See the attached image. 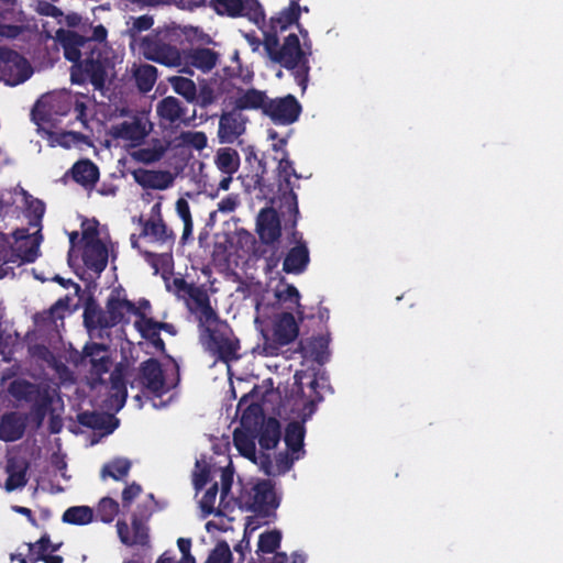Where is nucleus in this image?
I'll list each match as a JSON object with an SVG mask.
<instances>
[{
  "instance_id": "nucleus-1",
  "label": "nucleus",
  "mask_w": 563,
  "mask_h": 563,
  "mask_svg": "<svg viewBox=\"0 0 563 563\" xmlns=\"http://www.w3.org/2000/svg\"><path fill=\"white\" fill-rule=\"evenodd\" d=\"M170 36L168 31L145 36L141 43L144 57L167 67L178 68L180 73L188 75H194L192 67L208 73L217 65L218 52L201 46L180 51L169 42Z\"/></svg>"
},
{
  "instance_id": "nucleus-2",
  "label": "nucleus",
  "mask_w": 563,
  "mask_h": 563,
  "mask_svg": "<svg viewBox=\"0 0 563 563\" xmlns=\"http://www.w3.org/2000/svg\"><path fill=\"white\" fill-rule=\"evenodd\" d=\"M73 84L90 82L96 90L104 88L109 74L114 69V53L111 47L82 48L81 57L70 60Z\"/></svg>"
},
{
  "instance_id": "nucleus-3",
  "label": "nucleus",
  "mask_w": 563,
  "mask_h": 563,
  "mask_svg": "<svg viewBox=\"0 0 563 563\" xmlns=\"http://www.w3.org/2000/svg\"><path fill=\"white\" fill-rule=\"evenodd\" d=\"M201 329L205 349L217 362L230 365L242 357L240 340L225 321L218 319Z\"/></svg>"
},
{
  "instance_id": "nucleus-4",
  "label": "nucleus",
  "mask_w": 563,
  "mask_h": 563,
  "mask_svg": "<svg viewBox=\"0 0 563 563\" xmlns=\"http://www.w3.org/2000/svg\"><path fill=\"white\" fill-rule=\"evenodd\" d=\"M310 55L311 44L303 41L301 46L298 35L291 33L285 37L274 63L289 70L297 85L305 91L309 80L310 65L308 57Z\"/></svg>"
},
{
  "instance_id": "nucleus-5",
  "label": "nucleus",
  "mask_w": 563,
  "mask_h": 563,
  "mask_svg": "<svg viewBox=\"0 0 563 563\" xmlns=\"http://www.w3.org/2000/svg\"><path fill=\"white\" fill-rule=\"evenodd\" d=\"M108 31L99 24L92 29L90 36H84L73 30L59 29L56 32V38L64 49V56L67 60H76L81 57L82 48L109 47L104 42Z\"/></svg>"
},
{
  "instance_id": "nucleus-6",
  "label": "nucleus",
  "mask_w": 563,
  "mask_h": 563,
  "mask_svg": "<svg viewBox=\"0 0 563 563\" xmlns=\"http://www.w3.org/2000/svg\"><path fill=\"white\" fill-rule=\"evenodd\" d=\"M150 517L151 512L146 507H137L131 516V528L125 520H118L115 527L121 543L126 547L150 548Z\"/></svg>"
},
{
  "instance_id": "nucleus-7",
  "label": "nucleus",
  "mask_w": 563,
  "mask_h": 563,
  "mask_svg": "<svg viewBox=\"0 0 563 563\" xmlns=\"http://www.w3.org/2000/svg\"><path fill=\"white\" fill-rule=\"evenodd\" d=\"M33 74L29 60L14 49L0 47V81L16 86L27 80Z\"/></svg>"
},
{
  "instance_id": "nucleus-8",
  "label": "nucleus",
  "mask_w": 563,
  "mask_h": 563,
  "mask_svg": "<svg viewBox=\"0 0 563 563\" xmlns=\"http://www.w3.org/2000/svg\"><path fill=\"white\" fill-rule=\"evenodd\" d=\"M212 78L219 87L221 104L228 109L241 92V89L252 82L253 73L247 68L245 73H238L234 67H224L222 74H217Z\"/></svg>"
},
{
  "instance_id": "nucleus-9",
  "label": "nucleus",
  "mask_w": 563,
  "mask_h": 563,
  "mask_svg": "<svg viewBox=\"0 0 563 563\" xmlns=\"http://www.w3.org/2000/svg\"><path fill=\"white\" fill-rule=\"evenodd\" d=\"M211 4L218 14L245 16L258 27L265 23V13L257 0H211Z\"/></svg>"
},
{
  "instance_id": "nucleus-10",
  "label": "nucleus",
  "mask_w": 563,
  "mask_h": 563,
  "mask_svg": "<svg viewBox=\"0 0 563 563\" xmlns=\"http://www.w3.org/2000/svg\"><path fill=\"white\" fill-rule=\"evenodd\" d=\"M316 405L313 400H309L303 405L302 415L300 420H294L287 423L284 433V441L291 454H295V459H301L305 455L303 441L306 437V421L313 415Z\"/></svg>"
},
{
  "instance_id": "nucleus-11",
  "label": "nucleus",
  "mask_w": 563,
  "mask_h": 563,
  "mask_svg": "<svg viewBox=\"0 0 563 563\" xmlns=\"http://www.w3.org/2000/svg\"><path fill=\"white\" fill-rule=\"evenodd\" d=\"M108 309H103L93 297H89L84 306V325L90 338L104 339L109 336L107 331L113 328V323L107 317Z\"/></svg>"
},
{
  "instance_id": "nucleus-12",
  "label": "nucleus",
  "mask_w": 563,
  "mask_h": 563,
  "mask_svg": "<svg viewBox=\"0 0 563 563\" xmlns=\"http://www.w3.org/2000/svg\"><path fill=\"white\" fill-rule=\"evenodd\" d=\"M301 104L292 95L282 98L267 99L264 114L277 124H292L301 113Z\"/></svg>"
},
{
  "instance_id": "nucleus-13",
  "label": "nucleus",
  "mask_w": 563,
  "mask_h": 563,
  "mask_svg": "<svg viewBox=\"0 0 563 563\" xmlns=\"http://www.w3.org/2000/svg\"><path fill=\"white\" fill-rule=\"evenodd\" d=\"M299 333L298 324L290 312H283L273 327V341L265 343V351L269 355H276L280 346L291 343Z\"/></svg>"
},
{
  "instance_id": "nucleus-14",
  "label": "nucleus",
  "mask_w": 563,
  "mask_h": 563,
  "mask_svg": "<svg viewBox=\"0 0 563 563\" xmlns=\"http://www.w3.org/2000/svg\"><path fill=\"white\" fill-rule=\"evenodd\" d=\"M279 506V498L276 496L274 484L271 479H263L254 485L253 497L250 509L261 518L275 515Z\"/></svg>"
},
{
  "instance_id": "nucleus-15",
  "label": "nucleus",
  "mask_w": 563,
  "mask_h": 563,
  "mask_svg": "<svg viewBox=\"0 0 563 563\" xmlns=\"http://www.w3.org/2000/svg\"><path fill=\"white\" fill-rule=\"evenodd\" d=\"M187 307L196 316L199 327L203 328L214 323L219 316L211 307L210 298L202 286H196L187 296Z\"/></svg>"
},
{
  "instance_id": "nucleus-16",
  "label": "nucleus",
  "mask_w": 563,
  "mask_h": 563,
  "mask_svg": "<svg viewBox=\"0 0 563 563\" xmlns=\"http://www.w3.org/2000/svg\"><path fill=\"white\" fill-rule=\"evenodd\" d=\"M139 380L143 388L156 397L166 393L164 371L157 358L151 357L140 364Z\"/></svg>"
},
{
  "instance_id": "nucleus-17",
  "label": "nucleus",
  "mask_w": 563,
  "mask_h": 563,
  "mask_svg": "<svg viewBox=\"0 0 563 563\" xmlns=\"http://www.w3.org/2000/svg\"><path fill=\"white\" fill-rule=\"evenodd\" d=\"M123 289L114 288L106 302V309H108L107 317L113 323V327L120 323H128V314H134L139 319V313H142L139 308L131 300L122 296Z\"/></svg>"
},
{
  "instance_id": "nucleus-18",
  "label": "nucleus",
  "mask_w": 563,
  "mask_h": 563,
  "mask_svg": "<svg viewBox=\"0 0 563 563\" xmlns=\"http://www.w3.org/2000/svg\"><path fill=\"white\" fill-rule=\"evenodd\" d=\"M107 352L108 346L106 344L88 342L82 349L80 363L87 362L90 365V374L100 378L109 372L111 366V358Z\"/></svg>"
},
{
  "instance_id": "nucleus-19",
  "label": "nucleus",
  "mask_w": 563,
  "mask_h": 563,
  "mask_svg": "<svg viewBox=\"0 0 563 563\" xmlns=\"http://www.w3.org/2000/svg\"><path fill=\"white\" fill-rule=\"evenodd\" d=\"M151 125L140 117H134L131 121H123L111 126L110 134L113 139L130 141L133 145H139L148 135Z\"/></svg>"
},
{
  "instance_id": "nucleus-20",
  "label": "nucleus",
  "mask_w": 563,
  "mask_h": 563,
  "mask_svg": "<svg viewBox=\"0 0 563 563\" xmlns=\"http://www.w3.org/2000/svg\"><path fill=\"white\" fill-rule=\"evenodd\" d=\"M277 175L280 189H283L285 192H288L289 198L291 199L290 210L294 212L296 221L297 216L299 214V208L297 195L294 190V185L291 183V177L294 176L295 178L299 179L301 176L297 174L294 167V163L289 158L288 152H285L284 155L278 161Z\"/></svg>"
},
{
  "instance_id": "nucleus-21",
  "label": "nucleus",
  "mask_w": 563,
  "mask_h": 563,
  "mask_svg": "<svg viewBox=\"0 0 563 563\" xmlns=\"http://www.w3.org/2000/svg\"><path fill=\"white\" fill-rule=\"evenodd\" d=\"M256 227L260 240L267 246L274 245V243L280 238V221L274 209L261 210L257 217Z\"/></svg>"
},
{
  "instance_id": "nucleus-22",
  "label": "nucleus",
  "mask_w": 563,
  "mask_h": 563,
  "mask_svg": "<svg viewBox=\"0 0 563 563\" xmlns=\"http://www.w3.org/2000/svg\"><path fill=\"white\" fill-rule=\"evenodd\" d=\"M244 124L245 119L241 111L233 106L228 109L223 107L219 120V134L222 139L233 141L244 132Z\"/></svg>"
},
{
  "instance_id": "nucleus-23",
  "label": "nucleus",
  "mask_w": 563,
  "mask_h": 563,
  "mask_svg": "<svg viewBox=\"0 0 563 563\" xmlns=\"http://www.w3.org/2000/svg\"><path fill=\"white\" fill-rule=\"evenodd\" d=\"M238 413H241L240 423L243 430L255 432L263 422L266 421L262 405L258 402H249L246 397H242L238 404Z\"/></svg>"
},
{
  "instance_id": "nucleus-24",
  "label": "nucleus",
  "mask_w": 563,
  "mask_h": 563,
  "mask_svg": "<svg viewBox=\"0 0 563 563\" xmlns=\"http://www.w3.org/2000/svg\"><path fill=\"white\" fill-rule=\"evenodd\" d=\"M30 468V461L25 457H10L7 462L5 472L8 477L4 483L7 492L23 488L27 483V471Z\"/></svg>"
},
{
  "instance_id": "nucleus-25",
  "label": "nucleus",
  "mask_w": 563,
  "mask_h": 563,
  "mask_svg": "<svg viewBox=\"0 0 563 563\" xmlns=\"http://www.w3.org/2000/svg\"><path fill=\"white\" fill-rule=\"evenodd\" d=\"M26 420L27 417L16 411L4 413L0 419V439L5 442L20 440L25 433Z\"/></svg>"
},
{
  "instance_id": "nucleus-26",
  "label": "nucleus",
  "mask_w": 563,
  "mask_h": 563,
  "mask_svg": "<svg viewBox=\"0 0 563 563\" xmlns=\"http://www.w3.org/2000/svg\"><path fill=\"white\" fill-rule=\"evenodd\" d=\"M133 178L143 188L157 190H165L174 183V177L168 170L139 168L133 172Z\"/></svg>"
},
{
  "instance_id": "nucleus-27",
  "label": "nucleus",
  "mask_w": 563,
  "mask_h": 563,
  "mask_svg": "<svg viewBox=\"0 0 563 563\" xmlns=\"http://www.w3.org/2000/svg\"><path fill=\"white\" fill-rule=\"evenodd\" d=\"M134 328L144 340L148 341L155 347L157 352L162 354L166 353L165 342L161 338V330L154 318L147 317L143 311L142 313H139V319L134 321Z\"/></svg>"
},
{
  "instance_id": "nucleus-28",
  "label": "nucleus",
  "mask_w": 563,
  "mask_h": 563,
  "mask_svg": "<svg viewBox=\"0 0 563 563\" xmlns=\"http://www.w3.org/2000/svg\"><path fill=\"white\" fill-rule=\"evenodd\" d=\"M142 223L141 236H152L156 242L166 244L172 250L176 235L164 222L163 218H150L147 220L140 219Z\"/></svg>"
},
{
  "instance_id": "nucleus-29",
  "label": "nucleus",
  "mask_w": 563,
  "mask_h": 563,
  "mask_svg": "<svg viewBox=\"0 0 563 563\" xmlns=\"http://www.w3.org/2000/svg\"><path fill=\"white\" fill-rule=\"evenodd\" d=\"M82 261L87 268L97 274L103 272L108 264V249L101 240L87 242Z\"/></svg>"
},
{
  "instance_id": "nucleus-30",
  "label": "nucleus",
  "mask_w": 563,
  "mask_h": 563,
  "mask_svg": "<svg viewBox=\"0 0 563 563\" xmlns=\"http://www.w3.org/2000/svg\"><path fill=\"white\" fill-rule=\"evenodd\" d=\"M310 262L309 250L303 241H299L286 254L283 271L287 274H302Z\"/></svg>"
},
{
  "instance_id": "nucleus-31",
  "label": "nucleus",
  "mask_w": 563,
  "mask_h": 563,
  "mask_svg": "<svg viewBox=\"0 0 563 563\" xmlns=\"http://www.w3.org/2000/svg\"><path fill=\"white\" fill-rule=\"evenodd\" d=\"M77 421L82 427L102 430L106 434L112 433L118 426V420L113 416L97 411H82L77 415Z\"/></svg>"
},
{
  "instance_id": "nucleus-32",
  "label": "nucleus",
  "mask_w": 563,
  "mask_h": 563,
  "mask_svg": "<svg viewBox=\"0 0 563 563\" xmlns=\"http://www.w3.org/2000/svg\"><path fill=\"white\" fill-rule=\"evenodd\" d=\"M73 179L85 188H90L99 180V168L90 159H80L70 168Z\"/></svg>"
},
{
  "instance_id": "nucleus-33",
  "label": "nucleus",
  "mask_w": 563,
  "mask_h": 563,
  "mask_svg": "<svg viewBox=\"0 0 563 563\" xmlns=\"http://www.w3.org/2000/svg\"><path fill=\"white\" fill-rule=\"evenodd\" d=\"M268 97L265 91L257 90L255 88H251L245 90L241 89V92L236 96L231 106L236 108L239 111L243 110H258L261 109L264 112V108L266 107Z\"/></svg>"
},
{
  "instance_id": "nucleus-34",
  "label": "nucleus",
  "mask_w": 563,
  "mask_h": 563,
  "mask_svg": "<svg viewBox=\"0 0 563 563\" xmlns=\"http://www.w3.org/2000/svg\"><path fill=\"white\" fill-rule=\"evenodd\" d=\"M282 438L280 422L274 418L268 417L265 422L256 431V439L258 444L264 450H273L277 446Z\"/></svg>"
},
{
  "instance_id": "nucleus-35",
  "label": "nucleus",
  "mask_w": 563,
  "mask_h": 563,
  "mask_svg": "<svg viewBox=\"0 0 563 563\" xmlns=\"http://www.w3.org/2000/svg\"><path fill=\"white\" fill-rule=\"evenodd\" d=\"M301 13L299 0H290L289 5L282 10L277 16L271 18L269 26L273 31H285L292 24H298Z\"/></svg>"
},
{
  "instance_id": "nucleus-36",
  "label": "nucleus",
  "mask_w": 563,
  "mask_h": 563,
  "mask_svg": "<svg viewBox=\"0 0 563 563\" xmlns=\"http://www.w3.org/2000/svg\"><path fill=\"white\" fill-rule=\"evenodd\" d=\"M157 113L163 120L175 123L185 119L186 109L177 98L169 96L158 102Z\"/></svg>"
},
{
  "instance_id": "nucleus-37",
  "label": "nucleus",
  "mask_w": 563,
  "mask_h": 563,
  "mask_svg": "<svg viewBox=\"0 0 563 563\" xmlns=\"http://www.w3.org/2000/svg\"><path fill=\"white\" fill-rule=\"evenodd\" d=\"M282 538V531L278 529L268 530L260 534L256 549L260 562L265 559L264 554H273L274 556L279 553L277 550L280 548Z\"/></svg>"
},
{
  "instance_id": "nucleus-38",
  "label": "nucleus",
  "mask_w": 563,
  "mask_h": 563,
  "mask_svg": "<svg viewBox=\"0 0 563 563\" xmlns=\"http://www.w3.org/2000/svg\"><path fill=\"white\" fill-rule=\"evenodd\" d=\"M214 164L222 174L233 175L239 170L240 155L232 147H221L216 154Z\"/></svg>"
},
{
  "instance_id": "nucleus-39",
  "label": "nucleus",
  "mask_w": 563,
  "mask_h": 563,
  "mask_svg": "<svg viewBox=\"0 0 563 563\" xmlns=\"http://www.w3.org/2000/svg\"><path fill=\"white\" fill-rule=\"evenodd\" d=\"M329 339L324 335H319L310 339L307 345L301 343V349L305 351L306 356H310L314 362L322 365L329 360Z\"/></svg>"
},
{
  "instance_id": "nucleus-40",
  "label": "nucleus",
  "mask_w": 563,
  "mask_h": 563,
  "mask_svg": "<svg viewBox=\"0 0 563 563\" xmlns=\"http://www.w3.org/2000/svg\"><path fill=\"white\" fill-rule=\"evenodd\" d=\"M32 402L30 413L26 417L34 423L35 428H40L52 406L53 398L46 389H43V393Z\"/></svg>"
},
{
  "instance_id": "nucleus-41",
  "label": "nucleus",
  "mask_w": 563,
  "mask_h": 563,
  "mask_svg": "<svg viewBox=\"0 0 563 563\" xmlns=\"http://www.w3.org/2000/svg\"><path fill=\"white\" fill-rule=\"evenodd\" d=\"M133 77L139 90L146 93L153 89L157 80V68L151 64H141L134 68Z\"/></svg>"
},
{
  "instance_id": "nucleus-42",
  "label": "nucleus",
  "mask_w": 563,
  "mask_h": 563,
  "mask_svg": "<svg viewBox=\"0 0 563 563\" xmlns=\"http://www.w3.org/2000/svg\"><path fill=\"white\" fill-rule=\"evenodd\" d=\"M132 463L125 457H115L103 464L100 476L102 479L111 477L114 481H123L130 473Z\"/></svg>"
},
{
  "instance_id": "nucleus-43",
  "label": "nucleus",
  "mask_w": 563,
  "mask_h": 563,
  "mask_svg": "<svg viewBox=\"0 0 563 563\" xmlns=\"http://www.w3.org/2000/svg\"><path fill=\"white\" fill-rule=\"evenodd\" d=\"M254 158L256 162L255 172L252 175L245 176V186L249 189H258L260 191H263L266 187L265 181V175L267 174V167L266 163L263 159L257 158L254 151H250L246 155V161L251 162V159Z\"/></svg>"
},
{
  "instance_id": "nucleus-44",
  "label": "nucleus",
  "mask_w": 563,
  "mask_h": 563,
  "mask_svg": "<svg viewBox=\"0 0 563 563\" xmlns=\"http://www.w3.org/2000/svg\"><path fill=\"white\" fill-rule=\"evenodd\" d=\"M256 433L236 428L233 432V443L236 450L245 457L253 459L256 452Z\"/></svg>"
},
{
  "instance_id": "nucleus-45",
  "label": "nucleus",
  "mask_w": 563,
  "mask_h": 563,
  "mask_svg": "<svg viewBox=\"0 0 563 563\" xmlns=\"http://www.w3.org/2000/svg\"><path fill=\"white\" fill-rule=\"evenodd\" d=\"M167 147L161 140H152V144L146 147H141L132 153V157L143 164H152L158 162L165 154Z\"/></svg>"
},
{
  "instance_id": "nucleus-46",
  "label": "nucleus",
  "mask_w": 563,
  "mask_h": 563,
  "mask_svg": "<svg viewBox=\"0 0 563 563\" xmlns=\"http://www.w3.org/2000/svg\"><path fill=\"white\" fill-rule=\"evenodd\" d=\"M9 390L15 399L26 402L33 401L43 393L37 385L25 379L13 380L10 384Z\"/></svg>"
},
{
  "instance_id": "nucleus-47",
  "label": "nucleus",
  "mask_w": 563,
  "mask_h": 563,
  "mask_svg": "<svg viewBox=\"0 0 563 563\" xmlns=\"http://www.w3.org/2000/svg\"><path fill=\"white\" fill-rule=\"evenodd\" d=\"M219 100L222 101L219 87L216 85L213 78L200 82L199 90H197V99L195 100L200 108L206 109Z\"/></svg>"
},
{
  "instance_id": "nucleus-48",
  "label": "nucleus",
  "mask_w": 563,
  "mask_h": 563,
  "mask_svg": "<svg viewBox=\"0 0 563 563\" xmlns=\"http://www.w3.org/2000/svg\"><path fill=\"white\" fill-rule=\"evenodd\" d=\"M93 520V510L89 506H71L67 508L62 521L69 525L84 526Z\"/></svg>"
},
{
  "instance_id": "nucleus-49",
  "label": "nucleus",
  "mask_w": 563,
  "mask_h": 563,
  "mask_svg": "<svg viewBox=\"0 0 563 563\" xmlns=\"http://www.w3.org/2000/svg\"><path fill=\"white\" fill-rule=\"evenodd\" d=\"M168 80L177 95L184 97L190 103L195 102L197 86L194 80L181 76H173Z\"/></svg>"
},
{
  "instance_id": "nucleus-50",
  "label": "nucleus",
  "mask_w": 563,
  "mask_h": 563,
  "mask_svg": "<svg viewBox=\"0 0 563 563\" xmlns=\"http://www.w3.org/2000/svg\"><path fill=\"white\" fill-rule=\"evenodd\" d=\"M176 211L184 222V231L180 238V243L185 245L187 241L191 239L194 231V221L191 218L190 207L185 198H179L176 201Z\"/></svg>"
},
{
  "instance_id": "nucleus-51",
  "label": "nucleus",
  "mask_w": 563,
  "mask_h": 563,
  "mask_svg": "<svg viewBox=\"0 0 563 563\" xmlns=\"http://www.w3.org/2000/svg\"><path fill=\"white\" fill-rule=\"evenodd\" d=\"M120 510L119 503L111 497H103L97 505L96 516L103 523H111Z\"/></svg>"
},
{
  "instance_id": "nucleus-52",
  "label": "nucleus",
  "mask_w": 563,
  "mask_h": 563,
  "mask_svg": "<svg viewBox=\"0 0 563 563\" xmlns=\"http://www.w3.org/2000/svg\"><path fill=\"white\" fill-rule=\"evenodd\" d=\"M49 545L51 537L48 533H44L36 542L26 543L30 563H37L38 561H43L49 553Z\"/></svg>"
},
{
  "instance_id": "nucleus-53",
  "label": "nucleus",
  "mask_w": 563,
  "mask_h": 563,
  "mask_svg": "<svg viewBox=\"0 0 563 563\" xmlns=\"http://www.w3.org/2000/svg\"><path fill=\"white\" fill-rule=\"evenodd\" d=\"M232 561L233 556L229 544L225 541H220L210 552L205 563H231Z\"/></svg>"
},
{
  "instance_id": "nucleus-54",
  "label": "nucleus",
  "mask_w": 563,
  "mask_h": 563,
  "mask_svg": "<svg viewBox=\"0 0 563 563\" xmlns=\"http://www.w3.org/2000/svg\"><path fill=\"white\" fill-rule=\"evenodd\" d=\"M218 492H219L218 484L214 483L212 486H210L206 490L205 495L202 496V498L200 500V508L205 516H210L212 514H216L217 516L221 515L220 510L216 511V509H214V504H216V498H217Z\"/></svg>"
},
{
  "instance_id": "nucleus-55",
  "label": "nucleus",
  "mask_w": 563,
  "mask_h": 563,
  "mask_svg": "<svg viewBox=\"0 0 563 563\" xmlns=\"http://www.w3.org/2000/svg\"><path fill=\"white\" fill-rule=\"evenodd\" d=\"M278 32L279 31H273L271 27L268 31L264 32V48L269 56V58L274 62L275 57L277 56V53L282 45H279L278 40Z\"/></svg>"
},
{
  "instance_id": "nucleus-56",
  "label": "nucleus",
  "mask_w": 563,
  "mask_h": 563,
  "mask_svg": "<svg viewBox=\"0 0 563 563\" xmlns=\"http://www.w3.org/2000/svg\"><path fill=\"white\" fill-rule=\"evenodd\" d=\"M154 24V19L151 15L144 14L133 20L132 26L129 32L131 36H135L137 33L150 30Z\"/></svg>"
},
{
  "instance_id": "nucleus-57",
  "label": "nucleus",
  "mask_w": 563,
  "mask_h": 563,
  "mask_svg": "<svg viewBox=\"0 0 563 563\" xmlns=\"http://www.w3.org/2000/svg\"><path fill=\"white\" fill-rule=\"evenodd\" d=\"M142 493V486L135 482L125 486L122 492V506L129 508L133 500Z\"/></svg>"
},
{
  "instance_id": "nucleus-58",
  "label": "nucleus",
  "mask_w": 563,
  "mask_h": 563,
  "mask_svg": "<svg viewBox=\"0 0 563 563\" xmlns=\"http://www.w3.org/2000/svg\"><path fill=\"white\" fill-rule=\"evenodd\" d=\"M27 211H29L30 216L32 217L30 224L36 225L41 222V220L45 213V205L42 200L34 199L29 203Z\"/></svg>"
},
{
  "instance_id": "nucleus-59",
  "label": "nucleus",
  "mask_w": 563,
  "mask_h": 563,
  "mask_svg": "<svg viewBox=\"0 0 563 563\" xmlns=\"http://www.w3.org/2000/svg\"><path fill=\"white\" fill-rule=\"evenodd\" d=\"M145 258L151 264V266L154 268L155 273H157L161 267H164L172 261V255L145 252Z\"/></svg>"
},
{
  "instance_id": "nucleus-60",
  "label": "nucleus",
  "mask_w": 563,
  "mask_h": 563,
  "mask_svg": "<svg viewBox=\"0 0 563 563\" xmlns=\"http://www.w3.org/2000/svg\"><path fill=\"white\" fill-rule=\"evenodd\" d=\"M184 140L196 150H202L207 146V136L203 132H188Z\"/></svg>"
},
{
  "instance_id": "nucleus-61",
  "label": "nucleus",
  "mask_w": 563,
  "mask_h": 563,
  "mask_svg": "<svg viewBox=\"0 0 563 563\" xmlns=\"http://www.w3.org/2000/svg\"><path fill=\"white\" fill-rule=\"evenodd\" d=\"M277 298L284 302L289 301L298 305L300 294L294 285L288 284L283 290L277 291Z\"/></svg>"
},
{
  "instance_id": "nucleus-62",
  "label": "nucleus",
  "mask_w": 563,
  "mask_h": 563,
  "mask_svg": "<svg viewBox=\"0 0 563 563\" xmlns=\"http://www.w3.org/2000/svg\"><path fill=\"white\" fill-rule=\"evenodd\" d=\"M40 242L38 241H33L32 244L22 250V246L20 245L19 246V251L21 252L20 256H21V260L22 262L24 263H33L35 262V260L38 257V253H40Z\"/></svg>"
},
{
  "instance_id": "nucleus-63",
  "label": "nucleus",
  "mask_w": 563,
  "mask_h": 563,
  "mask_svg": "<svg viewBox=\"0 0 563 563\" xmlns=\"http://www.w3.org/2000/svg\"><path fill=\"white\" fill-rule=\"evenodd\" d=\"M234 552L239 554L236 563H243L247 553H251L250 536L243 533V538L234 545Z\"/></svg>"
},
{
  "instance_id": "nucleus-64",
  "label": "nucleus",
  "mask_w": 563,
  "mask_h": 563,
  "mask_svg": "<svg viewBox=\"0 0 563 563\" xmlns=\"http://www.w3.org/2000/svg\"><path fill=\"white\" fill-rule=\"evenodd\" d=\"M173 286L179 297L187 298L197 285L188 283L185 278H174Z\"/></svg>"
}]
</instances>
